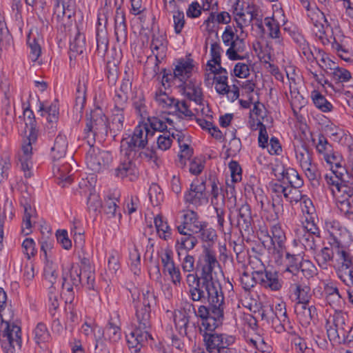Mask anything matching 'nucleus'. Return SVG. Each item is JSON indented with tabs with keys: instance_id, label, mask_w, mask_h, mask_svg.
Instances as JSON below:
<instances>
[{
	"instance_id": "nucleus-1",
	"label": "nucleus",
	"mask_w": 353,
	"mask_h": 353,
	"mask_svg": "<svg viewBox=\"0 0 353 353\" xmlns=\"http://www.w3.org/2000/svg\"><path fill=\"white\" fill-rule=\"evenodd\" d=\"M189 294L193 301L208 303V306L201 305L195 310L194 315L201 320L203 330L212 331L223 324L224 319V294L223 291L189 288Z\"/></svg>"
},
{
	"instance_id": "nucleus-2",
	"label": "nucleus",
	"mask_w": 353,
	"mask_h": 353,
	"mask_svg": "<svg viewBox=\"0 0 353 353\" xmlns=\"http://www.w3.org/2000/svg\"><path fill=\"white\" fill-rule=\"evenodd\" d=\"M219 265L216 254L212 250L205 248L199 256L196 263L197 274H188L186 282L189 288L223 291L219 281L214 278V269Z\"/></svg>"
},
{
	"instance_id": "nucleus-3",
	"label": "nucleus",
	"mask_w": 353,
	"mask_h": 353,
	"mask_svg": "<svg viewBox=\"0 0 353 353\" xmlns=\"http://www.w3.org/2000/svg\"><path fill=\"white\" fill-rule=\"evenodd\" d=\"M157 301L154 292L149 289L143 291L137 300H133L138 325L131 333L141 347L148 338L152 339L149 332L151 327V311L156 306Z\"/></svg>"
},
{
	"instance_id": "nucleus-4",
	"label": "nucleus",
	"mask_w": 353,
	"mask_h": 353,
	"mask_svg": "<svg viewBox=\"0 0 353 353\" xmlns=\"http://www.w3.org/2000/svg\"><path fill=\"white\" fill-rule=\"evenodd\" d=\"M199 330L208 353H237L236 348L233 347L236 341L234 336L217 332L216 329L209 331L200 327Z\"/></svg>"
},
{
	"instance_id": "nucleus-5",
	"label": "nucleus",
	"mask_w": 353,
	"mask_h": 353,
	"mask_svg": "<svg viewBox=\"0 0 353 353\" xmlns=\"http://www.w3.org/2000/svg\"><path fill=\"white\" fill-rule=\"evenodd\" d=\"M84 139L88 145H94L97 134L108 136V118L100 107H96L90 112L84 128Z\"/></svg>"
},
{
	"instance_id": "nucleus-6",
	"label": "nucleus",
	"mask_w": 353,
	"mask_h": 353,
	"mask_svg": "<svg viewBox=\"0 0 353 353\" xmlns=\"http://www.w3.org/2000/svg\"><path fill=\"white\" fill-rule=\"evenodd\" d=\"M154 132L151 131L148 123L143 125H137L129 139H122L121 142V152L125 151L126 155H131L132 152H136L140 149H143L148 143V137L153 136Z\"/></svg>"
},
{
	"instance_id": "nucleus-7",
	"label": "nucleus",
	"mask_w": 353,
	"mask_h": 353,
	"mask_svg": "<svg viewBox=\"0 0 353 353\" xmlns=\"http://www.w3.org/2000/svg\"><path fill=\"white\" fill-rule=\"evenodd\" d=\"M8 312V317L1 321L6 326L0 335V341L3 348L12 352L16 347L19 348L21 346V327L12 321L13 311L9 310Z\"/></svg>"
},
{
	"instance_id": "nucleus-8",
	"label": "nucleus",
	"mask_w": 353,
	"mask_h": 353,
	"mask_svg": "<svg viewBox=\"0 0 353 353\" xmlns=\"http://www.w3.org/2000/svg\"><path fill=\"white\" fill-rule=\"evenodd\" d=\"M183 200L185 204L195 208L200 207L208 202L206 193V181L195 179L190 188L184 192Z\"/></svg>"
},
{
	"instance_id": "nucleus-9",
	"label": "nucleus",
	"mask_w": 353,
	"mask_h": 353,
	"mask_svg": "<svg viewBox=\"0 0 353 353\" xmlns=\"http://www.w3.org/2000/svg\"><path fill=\"white\" fill-rule=\"evenodd\" d=\"M90 148L85 155V163L88 168L93 172H99L106 168L112 160L110 152L101 150L94 145H88Z\"/></svg>"
},
{
	"instance_id": "nucleus-10",
	"label": "nucleus",
	"mask_w": 353,
	"mask_h": 353,
	"mask_svg": "<svg viewBox=\"0 0 353 353\" xmlns=\"http://www.w3.org/2000/svg\"><path fill=\"white\" fill-rule=\"evenodd\" d=\"M82 268L79 265H72L68 272H63L62 275V288L68 292L65 302L72 303L74 298V287L79 289L81 284L83 283V279L81 277Z\"/></svg>"
},
{
	"instance_id": "nucleus-11",
	"label": "nucleus",
	"mask_w": 353,
	"mask_h": 353,
	"mask_svg": "<svg viewBox=\"0 0 353 353\" xmlns=\"http://www.w3.org/2000/svg\"><path fill=\"white\" fill-rule=\"evenodd\" d=\"M121 325L119 314L116 312H113L103 330L102 336L108 339L110 343H117L122 336Z\"/></svg>"
},
{
	"instance_id": "nucleus-12",
	"label": "nucleus",
	"mask_w": 353,
	"mask_h": 353,
	"mask_svg": "<svg viewBox=\"0 0 353 353\" xmlns=\"http://www.w3.org/2000/svg\"><path fill=\"white\" fill-rule=\"evenodd\" d=\"M203 222L199 221V216L196 212L188 210L183 214V221L176 228L180 234H198L202 228Z\"/></svg>"
},
{
	"instance_id": "nucleus-13",
	"label": "nucleus",
	"mask_w": 353,
	"mask_h": 353,
	"mask_svg": "<svg viewBox=\"0 0 353 353\" xmlns=\"http://www.w3.org/2000/svg\"><path fill=\"white\" fill-rule=\"evenodd\" d=\"M337 265L335 270L338 278L353 271V254L349 248L336 251Z\"/></svg>"
},
{
	"instance_id": "nucleus-14",
	"label": "nucleus",
	"mask_w": 353,
	"mask_h": 353,
	"mask_svg": "<svg viewBox=\"0 0 353 353\" xmlns=\"http://www.w3.org/2000/svg\"><path fill=\"white\" fill-rule=\"evenodd\" d=\"M294 311L303 326L307 327L311 322L315 323L318 320V312L314 305H310L309 303H296Z\"/></svg>"
},
{
	"instance_id": "nucleus-15",
	"label": "nucleus",
	"mask_w": 353,
	"mask_h": 353,
	"mask_svg": "<svg viewBox=\"0 0 353 353\" xmlns=\"http://www.w3.org/2000/svg\"><path fill=\"white\" fill-rule=\"evenodd\" d=\"M253 223L250 205L248 203L243 204L239 208L237 216V227L241 233L243 234V231L248 234L253 232Z\"/></svg>"
},
{
	"instance_id": "nucleus-16",
	"label": "nucleus",
	"mask_w": 353,
	"mask_h": 353,
	"mask_svg": "<svg viewBox=\"0 0 353 353\" xmlns=\"http://www.w3.org/2000/svg\"><path fill=\"white\" fill-rule=\"evenodd\" d=\"M337 196V207L345 218L353 220V186Z\"/></svg>"
},
{
	"instance_id": "nucleus-17",
	"label": "nucleus",
	"mask_w": 353,
	"mask_h": 353,
	"mask_svg": "<svg viewBox=\"0 0 353 353\" xmlns=\"http://www.w3.org/2000/svg\"><path fill=\"white\" fill-rule=\"evenodd\" d=\"M348 172L342 171H332L330 174H326L325 175V180L327 184L331 187V190L333 194L335 193V190L333 188H335L339 194L344 193V191L352 188V185H349L345 183L344 176L345 174Z\"/></svg>"
},
{
	"instance_id": "nucleus-18",
	"label": "nucleus",
	"mask_w": 353,
	"mask_h": 353,
	"mask_svg": "<svg viewBox=\"0 0 353 353\" xmlns=\"http://www.w3.org/2000/svg\"><path fill=\"white\" fill-rule=\"evenodd\" d=\"M20 204L23 208L24 211L22 232L25 235H28L31 232V219L34 217L36 214L35 209L32 208L31 198L28 194H27V196H22L20 200Z\"/></svg>"
},
{
	"instance_id": "nucleus-19",
	"label": "nucleus",
	"mask_w": 353,
	"mask_h": 353,
	"mask_svg": "<svg viewBox=\"0 0 353 353\" xmlns=\"http://www.w3.org/2000/svg\"><path fill=\"white\" fill-rule=\"evenodd\" d=\"M193 59H179L176 61L174 72V78L179 81H188L190 79L194 68Z\"/></svg>"
},
{
	"instance_id": "nucleus-20",
	"label": "nucleus",
	"mask_w": 353,
	"mask_h": 353,
	"mask_svg": "<svg viewBox=\"0 0 353 353\" xmlns=\"http://www.w3.org/2000/svg\"><path fill=\"white\" fill-rule=\"evenodd\" d=\"M256 279L261 286L272 291L279 290L282 287V281L279 279L276 272L265 270L259 276H257Z\"/></svg>"
},
{
	"instance_id": "nucleus-21",
	"label": "nucleus",
	"mask_w": 353,
	"mask_h": 353,
	"mask_svg": "<svg viewBox=\"0 0 353 353\" xmlns=\"http://www.w3.org/2000/svg\"><path fill=\"white\" fill-rule=\"evenodd\" d=\"M272 236L270 237V244L273 246L274 250L276 251L279 254H282L285 248V242L286 240L285 234L279 224H275L271 228Z\"/></svg>"
},
{
	"instance_id": "nucleus-22",
	"label": "nucleus",
	"mask_w": 353,
	"mask_h": 353,
	"mask_svg": "<svg viewBox=\"0 0 353 353\" xmlns=\"http://www.w3.org/2000/svg\"><path fill=\"white\" fill-rule=\"evenodd\" d=\"M182 235V237L176 240L175 244L178 258H181V256H183L184 254L193 250L198 243L197 239L193 235V234L186 233V234Z\"/></svg>"
},
{
	"instance_id": "nucleus-23",
	"label": "nucleus",
	"mask_w": 353,
	"mask_h": 353,
	"mask_svg": "<svg viewBox=\"0 0 353 353\" xmlns=\"http://www.w3.org/2000/svg\"><path fill=\"white\" fill-rule=\"evenodd\" d=\"M334 252L331 246H325L320 250L317 248L312 254L318 265L323 270H327L330 263L333 261Z\"/></svg>"
},
{
	"instance_id": "nucleus-24",
	"label": "nucleus",
	"mask_w": 353,
	"mask_h": 353,
	"mask_svg": "<svg viewBox=\"0 0 353 353\" xmlns=\"http://www.w3.org/2000/svg\"><path fill=\"white\" fill-rule=\"evenodd\" d=\"M14 215V208L13 205L12 200L8 197H6L3 208L0 207V250L3 248V225L4 221L8 216L9 219H12Z\"/></svg>"
},
{
	"instance_id": "nucleus-25",
	"label": "nucleus",
	"mask_w": 353,
	"mask_h": 353,
	"mask_svg": "<svg viewBox=\"0 0 353 353\" xmlns=\"http://www.w3.org/2000/svg\"><path fill=\"white\" fill-rule=\"evenodd\" d=\"M350 236L349 232L345 228H343L339 231L335 232L331 236L328 237V244L334 249L335 252L348 248L345 240Z\"/></svg>"
},
{
	"instance_id": "nucleus-26",
	"label": "nucleus",
	"mask_w": 353,
	"mask_h": 353,
	"mask_svg": "<svg viewBox=\"0 0 353 353\" xmlns=\"http://www.w3.org/2000/svg\"><path fill=\"white\" fill-rule=\"evenodd\" d=\"M124 152L125 159L122 160L119 165L115 169L117 176L124 178L130 175H135L137 168L135 163L130 159L131 155H126Z\"/></svg>"
},
{
	"instance_id": "nucleus-27",
	"label": "nucleus",
	"mask_w": 353,
	"mask_h": 353,
	"mask_svg": "<svg viewBox=\"0 0 353 353\" xmlns=\"http://www.w3.org/2000/svg\"><path fill=\"white\" fill-rule=\"evenodd\" d=\"M123 112H117L112 110L111 122L108 121V134L114 139L123 130Z\"/></svg>"
},
{
	"instance_id": "nucleus-28",
	"label": "nucleus",
	"mask_w": 353,
	"mask_h": 353,
	"mask_svg": "<svg viewBox=\"0 0 353 353\" xmlns=\"http://www.w3.org/2000/svg\"><path fill=\"white\" fill-rule=\"evenodd\" d=\"M96 41L97 48L94 53L98 57L103 58L108 52L109 44L108 32L105 29L97 28Z\"/></svg>"
},
{
	"instance_id": "nucleus-29",
	"label": "nucleus",
	"mask_w": 353,
	"mask_h": 353,
	"mask_svg": "<svg viewBox=\"0 0 353 353\" xmlns=\"http://www.w3.org/2000/svg\"><path fill=\"white\" fill-rule=\"evenodd\" d=\"M67 147L68 141L65 136L59 134L51 148L52 157L54 161L61 159L65 155Z\"/></svg>"
},
{
	"instance_id": "nucleus-30",
	"label": "nucleus",
	"mask_w": 353,
	"mask_h": 353,
	"mask_svg": "<svg viewBox=\"0 0 353 353\" xmlns=\"http://www.w3.org/2000/svg\"><path fill=\"white\" fill-rule=\"evenodd\" d=\"M33 334L35 343L40 347H43L41 345L45 347L46 344L51 340V335L46 325L41 322L37 323L33 330Z\"/></svg>"
},
{
	"instance_id": "nucleus-31",
	"label": "nucleus",
	"mask_w": 353,
	"mask_h": 353,
	"mask_svg": "<svg viewBox=\"0 0 353 353\" xmlns=\"http://www.w3.org/2000/svg\"><path fill=\"white\" fill-rule=\"evenodd\" d=\"M85 49V36L77 32L74 38L70 43V58L81 54Z\"/></svg>"
},
{
	"instance_id": "nucleus-32",
	"label": "nucleus",
	"mask_w": 353,
	"mask_h": 353,
	"mask_svg": "<svg viewBox=\"0 0 353 353\" xmlns=\"http://www.w3.org/2000/svg\"><path fill=\"white\" fill-rule=\"evenodd\" d=\"M323 159L330 166L331 171L347 172L343 164L344 161L343 156L339 152L333 150L331 153L327 154Z\"/></svg>"
},
{
	"instance_id": "nucleus-33",
	"label": "nucleus",
	"mask_w": 353,
	"mask_h": 353,
	"mask_svg": "<svg viewBox=\"0 0 353 353\" xmlns=\"http://www.w3.org/2000/svg\"><path fill=\"white\" fill-rule=\"evenodd\" d=\"M245 50V43L243 39L236 36L234 41L226 51V54L230 60H241L243 57L239 55V52H243Z\"/></svg>"
},
{
	"instance_id": "nucleus-34",
	"label": "nucleus",
	"mask_w": 353,
	"mask_h": 353,
	"mask_svg": "<svg viewBox=\"0 0 353 353\" xmlns=\"http://www.w3.org/2000/svg\"><path fill=\"white\" fill-rule=\"evenodd\" d=\"M154 223L157 233L161 239L165 241H168L171 239L172 230L168 225V223L163 221V216L161 215L158 214L157 216H155Z\"/></svg>"
},
{
	"instance_id": "nucleus-35",
	"label": "nucleus",
	"mask_w": 353,
	"mask_h": 353,
	"mask_svg": "<svg viewBox=\"0 0 353 353\" xmlns=\"http://www.w3.org/2000/svg\"><path fill=\"white\" fill-rule=\"evenodd\" d=\"M39 112L41 116L43 117L47 115V120L50 122H57L59 119V107L56 101L51 103L49 105H45L43 103H40Z\"/></svg>"
},
{
	"instance_id": "nucleus-36",
	"label": "nucleus",
	"mask_w": 353,
	"mask_h": 353,
	"mask_svg": "<svg viewBox=\"0 0 353 353\" xmlns=\"http://www.w3.org/2000/svg\"><path fill=\"white\" fill-rule=\"evenodd\" d=\"M296 158L299 162L301 168H305L308 164L312 163V152L309 146L302 144L300 147L295 148Z\"/></svg>"
},
{
	"instance_id": "nucleus-37",
	"label": "nucleus",
	"mask_w": 353,
	"mask_h": 353,
	"mask_svg": "<svg viewBox=\"0 0 353 353\" xmlns=\"http://www.w3.org/2000/svg\"><path fill=\"white\" fill-rule=\"evenodd\" d=\"M119 199L115 195H108L105 198L104 203L101 208L108 218L115 217L119 208L117 203Z\"/></svg>"
},
{
	"instance_id": "nucleus-38",
	"label": "nucleus",
	"mask_w": 353,
	"mask_h": 353,
	"mask_svg": "<svg viewBox=\"0 0 353 353\" xmlns=\"http://www.w3.org/2000/svg\"><path fill=\"white\" fill-rule=\"evenodd\" d=\"M173 108H174V114L179 119L192 120L194 117V113L190 109V105L184 100L179 101L177 99Z\"/></svg>"
},
{
	"instance_id": "nucleus-39",
	"label": "nucleus",
	"mask_w": 353,
	"mask_h": 353,
	"mask_svg": "<svg viewBox=\"0 0 353 353\" xmlns=\"http://www.w3.org/2000/svg\"><path fill=\"white\" fill-rule=\"evenodd\" d=\"M298 238L299 242L303 245L305 250L312 253L319 248V245L316 239L317 237H316V236L300 231Z\"/></svg>"
},
{
	"instance_id": "nucleus-40",
	"label": "nucleus",
	"mask_w": 353,
	"mask_h": 353,
	"mask_svg": "<svg viewBox=\"0 0 353 353\" xmlns=\"http://www.w3.org/2000/svg\"><path fill=\"white\" fill-rule=\"evenodd\" d=\"M38 139V133L29 132L28 136L24 140L21 146L22 154L20 157L32 159V145L35 143Z\"/></svg>"
},
{
	"instance_id": "nucleus-41",
	"label": "nucleus",
	"mask_w": 353,
	"mask_h": 353,
	"mask_svg": "<svg viewBox=\"0 0 353 353\" xmlns=\"http://www.w3.org/2000/svg\"><path fill=\"white\" fill-rule=\"evenodd\" d=\"M312 98L316 107L322 112H328L332 110L333 106L332 103L319 92L313 91L312 92Z\"/></svg>"
},
{
	"instance_id": "nucleus-42",
	"label": "nucleus",
	"mask_w": 353,
	"mask_h": 353,
	"mask_svg": "<svg viewBox=\"0 0 353 353\" xmlns=\"http://www.w3.org/2000/svg\"><path fill=\"white\" fill-rule=\"evenodd\" d=\"M302 259L296 254H291L289 252L285 254L286 272H291L296 275L299 272V267L302 263Z\"/></svg>"
},
{
	"instance_id": "nucleus-43",
	"label": "nucleus",
	"mask_w": 353,
	"mask_h": 353,
	"mask_svg": "<svg viewBox=\"0 0 353 353\" xmlns=\"http://www.w3.org/2000/svg\"><path fill=\"white\" fill-rule=\"evenodd\" d=\"M317 51L318 55L320 57L318 64L323 71L330 76V72L336 70L338 65L335 62L332 61L323 50L318 49Z\"/></svg>"
},
{
	"instance_id": "nucleus-44",
	"label": "nucleus",
	"mask_w": 353,
	"mask_h": 353,
	"mask_svg": "<svg viewBox=\"0 0 353 353\" xmlns=\"http://www.w3.org/2000/svg\"><path fill=\"white\" fill-rule=\"evenodd\" d=\"M174 325L176 329L179 330L181 334L187 335V329L190 323V319L188 316L183 314L178 310H175L173 314Z\"/></svg>"
},
{
	"instance_id": "nucleus-45",
	"label": "nucleus",
	"mask_w": 353,
	"mask_h": 353,
	"mask_svg": "<svg viewBox=\"0 0 353 353\" xmlns=\"http://www.w3.org/2000/svg\"><path fill=\"white\" fill-rule=\"evenodd\" d=\"M294 294L298 300L296 303H309L310 294V288L306 285L295 284Z\"/></svg>"
},
{
	"instance_id": "nucleus-46",
	"label": "nucleus",
	"mask_w": 353,
	"mask_h": 353,
	"mask_svg": "<svg viewBox=\"0 0 353 353\" xmlns=\"http://www.w3.org/2000/svg\"><path fill=\"white\" fill-rule=\"evenodd\" d=\"M148 196L151 203L154 206H158L163 201V193L159 185L152 184L148 190Z\"/></svg>"
},
{
	"instance_id": "nucleus-47",
	"label": "nucleus",
	"mask_w": 353,
	"mask_h": 353,
	"mask_svg": "<svg viewBox=\"0 0 353 353\" xmlns=\"http://www.w3.org/2000/svg\"><path fill=\"white\" fill-rule=\"evenodd\" d=\"M330 73V76L332 77V80L336 81V85L339 87L341 83L347 82L351 79L350 72L347 70L339 66L336 68V70Z\"/></svg>"
},
{
	"instance_id": "nucleus-48",
	"label": "nucleus",
	"mask_w": 353,
	"mask_h": 353,
	"mask_svg": "<svg viewBox=\"0 0 353 353\" xmlns=\"http://www.w3.org/2000/svg\"><path fill=\"white\" fill-rule=\"evenodd\" d=\"M316 149L318 153L323 154V158L334 150L332 145L323 134H319Z\"/></svg>"
},
{
	"instance_id": "nucleus-49",
	"label": "nucleus",
	"mask_w": 353,
	"mask_h": 353,
	"mask_svg": "<svg viewBox=\"0 0 353 353\" xmlns=\"http://www.w3.org/2000/svg\"><path fill=\"white\" fill-rule=\"evenodd\" d=\"M81 277L83 279V283L81 286H85L90 290H94L95 275L90 267L84 265L82 268Z\"/></svg>"
},
{
	"instance_id": "nucleus-50",
	"label": "nucleus",
	"mask_w": 353,
	"mask_h": 353,
	"mask_svg": "<svg viewBox=\"0 0 353 353\" xmlns=\"http://www.w3.org/2000/svg\"><path fill=\"white\" fill-rule=\"evenodd\" d=\"M27 44L29 46L30 58L32 61H36L41 55V48L39 43L37 42L35 37H32L30 34L28 35Z\"/></svg>"
},
{
	"instance_id": "nucleus-51",
	"label": "nucleus",
	"mask_w": 353,
	"mask_h": 353,
	"mask_svg": "<svg viewBox=\"0 0 353 353\" xmlns=\"http://www.w3.org/2000/svg\"><path fill=\"white\" fill-rule=\"evenodd\" d=\"M86 101L85 90L82 88L81 85H78L75 97V103L73 107L74 111L77 113H83L84 106Z\"/></svg>"
},
{
	"instance_id": "nucleus-52",
	"label": "nucleus",
	"mask_w": 353,
	"mask_h": 353,
	"mask_svg": "<svg viewBox=\"0 0 353 353\" xmlns=\"http://www.w3.org/2000/svg\"><path fill=\"white\" fill-rule=\"evenodd\" d=\"M137 152H138V158L148 162H153L155 165H158L159 157L154 149L145 147L143 149H140L139 151L134 152V154H136Z\"/></svg>"
},
{
	"instance_id": "nucleus-53",
	"label": "nucleus",
	"mask_w": 353,
	"mask_h": 353,
	"mask_svg": "<svg viewBox=\"0 0 353 353\" xmlns=\"http://www.w3.org/2000/svg\"><path fill=\"white\" fill-rule=\"evenodd\" d=\"M199 234L201 240L205 242H213L217 238L216 230L208 227V223L207 222H203L202 228Z\"/></svg>"
},
{
	"instance_id": "nucleus-54",
	"label": "nucleus",
	"mask_w": 353,
	"mask_h": 353,
	"mask_svg": "<svg viewBox=\"0 0 353 353\" xmlns=\"http://www.w3.org/2000/svg\"><path fill=\"white\" fill-rule=\"evenodd\" d=\"M286 174L285 183L289 187H293L294 188L302 187L303 181L294 169L289 170Z\"/></svg>"
},
{
	"instance_id": "nucleus-55",
	"label": "nucleus",
	"mask_w": 353,
	"mask_h": 353,
	"mask_svg": "<svg viewBox=\"0 0 353 353\" xmlns=\"http://www.w3.org/2000/svg\"><path fill=\"white\" fill-rule=\"evenodd\" d=\"M264 21L268 28L269 36L272 39H279L281 34L279 22L273 17H265Z\"/></svg>"
},
{
	"instance_id": "nucleus-56",
	"label": "nucleus",
	"mask_w": 353,
	"mask_h": 353,
	"mask_svg": "<svg viewBox=\"0 0 353 353\" xmlns=\"http://www.w3.org/2000/svg\"><path fill=\"white\" fill-rule=\"evenodd\" d=\"M23 114L26 117L25 119L26 126L29 128V132L38 133L37 129V122L35 120L33 111L30 109V105L26 108H23Z\"/></svg>"
},
{
	"instance_id": "nucleus-57",
	"label": "nucleus",
	"mask_w": 353,
	"mask_h": 353,
	"mask_svg": "<svg viewBox=\"0 0 353 353\" xmlns=\"http://www.w3.org/2000/svg\"><path fill=\"white\" fill-rule=\"evenodd\" d=\"M128 99V94L121 93L116 90L115 95L113 98L114 105L112 110H114L117 112H123L127 106Z\"/></svg>"
},
{
	"instance_id": "nucleus-58",
	"label": "nucleus",
	"mask_w": 353,
	"mask_h": 353,
	"mask_svg": "<svg viewBox=\"0 0 353 353\" xmlns=\"http://www.w3.org/2000/svg\"><path fill=\"white\" fill-rule=\"evenodd\" d=\"M70 167V165L68 163H64L61 166L59 164H54V169L57 168L59 173V176L58 177L59 179L61 180L59 183H62L63 187H64L66 183L70 184L72 181V175H67L65 174V172L69 170Z\"/></svg>"
},
{
	"instance_id": "nucleus-59",
	"label": "nucleus",
	"mask_w": 353,
	"mask_h": 353,
	"mask_svg": "<svg viewBox=\"0 0 353 353\" xmlns=\"http://www.w3.org/2000/svg\"><path fill=\"white\" fill-rule=\"evenodd\" d=\"M307 179L312 182L313 185H319L320 172L316 165L311 163L305 168H302Z\"/></svg>"
},
{
	"instance_id": "nucleus-60",
	"label": "nucleus",
	"mask_w": 353,
	"mask_h": 353,
	"mask_svg": "<svg viewBox=\"0 0 353 353\" xmlns=\"http://www.w3.org/2000/svg\"><path fill=\"white\" fill-rule=\"evenodd\" d=\"M347 318V314L343 312L342 309L334 310L332 315V323L334 326L340 328L341 332H346L345 330V321Z\"/></svg>"
},
{
	"instance_id": "nucleus-61",
	"label": "nucleus",
	"mask_w": 353,
	"mask_h": 353,
	"mask_svg": "<svg viewBox=\"0 0 353 353\" xmlns=\"http://www.w3.org/2000/svg\"><path fill=\"white\" fill-rule=\"evenodd\" d=\"M240 281L243 288L246 291L250 290L258 283L256 274L253 272H252V275H250L248 272H244L240 277Z\"/></svg>"
},
{
	"instance_id": "nucleus-62",
	"label": "nucleus",
	"mask_w": 353,
	"mask_h": 353,
	"mask_svg": "<svg viewBox=\"0 0 353 353\" xmlns=\"http://www.w3.org/2000/svg\"><path fill=\"white\" fill-rule=\"evenodd\" d=\"M292 348L297 353H312V350L307 345L304 339L298 335L292 340Z\"/></svg>"
},
{
	"instance_id": "nucleus-63",
	"label": "nucleus",
	"mask_w": 353,
	"mask_h": 353,
	"mask_svg": "<svg viewBox=\"0 0 353 353\" xmlns=\"http://www.w3.org/2000/svg\"><path fill=\"white\" fill-rule=\"evenodd\" d=\"M325 300L334 310H341L345 306V300L340 292L329 296Z\"/></svg>"
},
{
	"instance_id": "nucleus-64",
	"label": "nucleus",
	"mask_w": 353,
	"mask_h": 353,
	"mask_svg": "<svg viewBox=\"0 0 353 353\" xmlns=\"http://www.w3.org/2000/svg\"><path fill=\"white\" fill-rule=\"evenodd\" d=\"M87 205L89 211L99 212L102 207L99 195L95 192H90L88 198Z\"/></svg>"
}]
</instances>
